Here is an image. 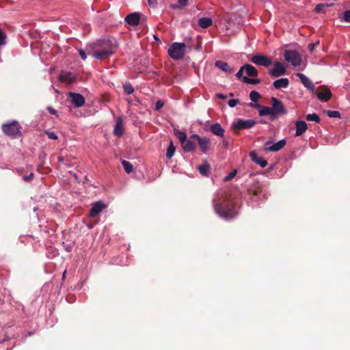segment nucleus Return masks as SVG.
Instances as JSON below:
<instances>
[{"label": "nucleus", "instance_id": "f257e3e1", "mask_svg": "<svg viewBox=\"0 0 350 350\" xmlns=\"http://www.w3.org/2000/svg\"><path fill=\"white\" fill-rule=\"evenodd\" d=\"M213 204L215 213L225 220H232L238 215L235 202L227 195L213 199Z\"/></svg>", "mask_w": 350, "mask_h": 350}, {"label": "nucleus", "instance_id": "f03ea898", "mask_svg": "<svg viewBox=\"0 0 350 350\" xmlns=\"http://www.w3.org/2000/svg\"><path fill=\"white\" fill-rule=\"evenodd\" d=\"M117 48L116 41L113 39L98 40L94 44L92 55L97 59L104 60L115 53Z\"/></svg>", "mask_w": 350, "mask_h": 350}, {"label": "nucleus", "instance_id": "7ed1b4c3", "mask_svg": "<svg viewBox=\"0 0 350 350\" xmlns=\"http://www.w3.org/2000/svg\"><path fill=\"white\" fill-rule=\"evenodd\" d=\"M1 129L5 135L12 138L20 137L22 135L21 126L16 120L3 124Z\"/></svg>", "mask_w": 350, "mask_h": 350}, {"label": "nucleus", "instance_id": "20e7f679", "mask_svg": "<svg viewBox=\"0 0 350 350\" xmlns=\"http://www.w3.org/2000/svg\"><path fill=\"white\" fill-rule=\"evenodd\" d=\"M186 45L184 43L174 42L168 49V55L174 59H180L185 54Z\"/></svg>", "mask_w": 350, "mask_h": 350}, {"label": "nucleus", "instance_id": "39448f33", "mask_svg": "<svg viewBox=\"0 0 350 350\" xmlns=\"http://www.w3.org/2000/svg\"><path fill=\"white\" fill-rule=\"evenodd\" d=\"M256 124V122L254 120H243L237 119L231 124V129L236 133H239V130L247 129L253 127Z\"/></svg>", "mask_w": 350, "mask_h": 350}, {"label": "nucleus", "instance_id": "423d86ee", "mask_svg": "<svg viewBox=\"0 0 350 350\" xmlns=\"http://www.w3.org/2000/svg\"><path fill=\"white\" fill-rule=\"evenodd\" d=\"M271 101L272 105L271 110L273 116L275 117V120L278 116L286 115L287 113V110L282 101L275 97H272Z\"/></svg>", "mask_w": 350, "mask_h": 350}, {"label": "nucleus", "instance_id": "0eeeda50", "mask_svg": "<svg viewBox=\"0 0 350 350\" xmlns=\"http://www.w3.org/2000/svg\"><path fill=\"white\" fill-rule=\"evenodd\" d=\"M284 57L286 62L294 66H299L301 63V57L296 51L287 50L284 52Z\"/></svg>", "mask_w": 350, "mask_h": 350}, {"label": "nucleus", "instance_id": "6e6552de", "mask_svg": "<svg viewBox=\"0 0 350 350\" xmlns=\"http://www.w3.org/2000/svg\"><path fill=\"white\" fill-rule=\"evenodd\" d=\"M250 61L256 65L268 67L272 64V60L269 57L264 55H254Z\"/></svg>", "mask_w": 350, "mask_h": 350}, {"label": "nucleus", "instance_id": "1a4fd4ad", "mask_svg": "<svg viewBox=\"0 0 350 350\" xmlns=\"http://www.w3.org/2000/svg\"><path fill=\"white\" fill-rule=\"evenodd\" d=\"M191 139H195L198 142L202 152L206 153L210 149L211 141L208 138L201 137L197 134H193L191 136Z\"/></svg>", "mask_w": 350, "mask_h": 350}, {"label": "nucleus", "instance_id": "9d476101", "mask_svg": "<svg viewBox=\"0 0 350 350\" xmlns=\"http://www.w3.org/2000/svg\"><path fill=\"white\" fill-rule=\"evenodd\" d=\"M68 96L75 107H81L85 104V98L81 94L69 92Z\"/></svg>", "mask_w": 350, "mask_h": 350}, {"label": "nucleus", "instance_id": "9b49d317", "mask_svg": "<svg viewBox=\"0 0 350 350\" xmlns=\"http://www.w3.org/2000/svg\"><path fill=\"white\" fill-rule=\"evenodd\" d=\"M286 72V69L284 65L280 62H275L273 68L269 70V74L273 77H279L284 75Z\"/></svg>", "mask_w": 350, "mask_h": 350}, {"label": "nucleus", "instance_id": "f8f14e48", "mask_svg": "<svg viewBox=\"0 0 350 350\" xmlns=\"http://www.w3.org/2000/svg\"><path fill=\"white\" fill-rule=\"evenodd\" d=\"M286 144L285 139H282L275 144H271L270 141L265 142V149L271 152H277L283 148Z\"/></svg>", "mask_w": 350, "mask_h": 350}, {"label": "nucleus", "instance_id": "ddd939ff", "mask_svg": "<svg viewBox=\"0 0 350 350\" xmlns=\"http://www.w3.org/2000/svg\"><path fill=\"white\" fill-rule=\"evenodd\" d=\"M124 132V129L123 117L119 116L116 118V124L113 129V134L115 136L120 137L123 135Z\"/></svg>", "mask_w": 350, "mask_h": 350}, {"label": "nucleus", "instance_id": "4468645a", "mask_svg": "<svg viewBox=\"0 0 350 350\" xmlns=\"http://www.w3.org/2000/svg\"><path fill=\"white\" fill-rule=\"evenodd\" d=\"M106 205L101 201L96 202L92 204V206L89 213L90 217H96L104 208Z\"/></svg>", "mask_w": 350, "mask_h": 350}, {"label": "nucleus", "instance_id": "2eb2a0df", "mask_svg": "<svg viewBox=\"0 0 350 350\" xmlns=\"http://www.w3.org/2000/svg\"><path fill=\"white\" fill-rule=\"evenodd\" d=\"M250 105L252 107H256V108H260V110L259 111L260 116H265L269 115L271 120H275V117L273 116V112L271 110V107H262L258 104L254 105L252 103H250Z\"/></svg>", "mask_w": 350, "mask_h": 350}, {"label": "nucleus", "instance_id": "dca6fc26", "mask_svg": "<svg viewBox=\"0 0 350 350\" xmlns=\"http://www.w3.org/2000/svg\"><path fill=\"white\" fill-rule=\"evenodd\" d=\"M140 15L137 12H133L125 17V21L130 25L136 26L139 24Z\"/></svg>", "mask_w": 350, "mask_h": 350}, {"label": "nucleus", "instance_id": "f3484780", "mask_svg": "<svg viewBox=\"0 0 350 350\" xmlns=\"http://www.w3.org/2000/svg\"><path fill=\"white\" fill-rule=\"evenodd\" d=\"M296 132L295 134V137L302 135L308 129V125L306 122L302 120H297L295 122Z\"/></svg>", "mask_w": 350, "mask_h": 350}, {"label": "nucleus", "instance_id": "a211bd4d", "mask_svg": "<svg viewBox=\"0 0 350 350\" xmlns=\"http://www.w3.org/2000/svg\"><path fill=\"white\" fill-rule=\"evenodd\" d=\"M317 98L323 102H327L331 99L332 94L329 88H325L323 91L319 92H315Z\"/></svg>", "mask_w": 350, "mask_h": 350}, {"label": "nucleus", "instance_id": "6ab92c4d", "mask_svg": "<svg viewBox=\"0 0 350 350\" xmlns=\"http://www.w3.org/2000/svg\"><path fill=\"white\" fill-rule=\"evenodd\" d=\"M297 76L300 79L301 83L308 90L313 91L314 90V85L313 83L304 74L297 73Z\"/></svg>", "mask_w": 350, "mask_h": 350}, {"label": "nucleus", "instance_id": "aec40b11", "mask_svg": "<svg viewBox=\"0 0 350 350\" xmlns=\"http://www.w3.org/2000/svg\"><path fill=\"white\" fill-rule=\"evenodd\" d=\"M209 130L213 134H214L218 137H224L225 131L224 129H222V127L221 126V125L219 123H215V124H211Z\"/></svg>", "mask_w": 350, "mask_h": 350}, {"label": "nucleus", "instance_id": "412c9836", "mask_svg": "<svg viewBox=\"0 0 350 350\" xmlns=\"http://www.w3.org/2000/svg\"><path fill=\"white\" fill-rule=\"evenodd\" d=\"M250 157L254 162L260 165L261 167H265L268 164L265 159L261 157H258V154L254 152H251L250 153Z\"/></svg>", "mask_w": 350, "mask_h": 350}, {"label": "nucleus", "instance_id": "4be33fe9", "mask_svg": "<svg viewBox=\"0 0 350 350\" xmlns=\"http://www.w3.org/2000/svg\"><path fill=\"white\" fill-rule=\"evenodd\" d=\"M215 65L217 68L226 73H232L234 72V69L225 62L218 60L215 62Z\"/></svg>", "mask_w": 350, "mask_h": 350}, {"label": "nucleus", "instance_id": "5701e85b", "mask_svg": "<svg viewBox=\"0 0 350 350\" xmlns=\"http://www.w3.org/2000/svg\"><path fill=\"white\" fill-rule=\"evenodd\" d=\"M59 79L62 81H66L69 83H71L76 80V77L72 72H62L59 75Z\"/></svg>", "mask_w": 350, "mask_h": 350}, {"label": "nucleus", "instance_id": "b1692460", "mask_svg": "<svg viewBox=\"0 0 350 350\" xmlns=\"http://www.w3.org/2000/svg\"><path fill=\"white\" fill-rule=\"evenodd\" d=\"M289 85V81L287 78H281L275 80L273 85L277 90H280L282 88H286Z\"/></svg>", "mask_w": 350, "mask_h": 350}, {"label": "nucleus", "instance_id": "393cba45", "mask_svg": "<svg viewBox=\"0 0 350 350\" xmlns=\"http://www.w3.org/2000/svg\"><path fill=\"white\" fill-rule=\"evenodd\" d=\"M262 193V188L260 185H257L248 189V193L252 196V200H257L254 197L258 196L259 194Z\"/></svg>", "mask_w": 350, "mask_h": 350}, {"label": "nucleus", "instance_id": "a878e982", "mask_svg": "<svg viewBox=\"0 0 350 350\" xmlns=\"http://www.w3.org/2000/svg\"><path fill=\"white\" fill-rule=\"evenodd\" d=\"M244 68L245 72L248 76L251 77L258 76V70L254 66L249 64H244Z\"/></svg>", "mask_w": 350, "mask_h": 350}, {"label": "nucleus", "instance_id": "bb28decb", "mask_svg": "<svg viewBox=\"0 0 350 350\" xmlns=\"http://www.w3.org/2000/svg\"><path fill=\"white\" fill-rule=\"evenodd\" d=\"M211 169V166L207 161H204L203 163L198 167V170L202 176H207Z\"/></svg>", "mask_w": 350, "mask_h": 350}, {"label": "nucleus", "instance_id": "cd10ccee", "mask_svg": "<svg viewBox=\"0 0 350 350\" xmlns=\"http://www.w3.org/2000/svg\"><path fill=\"white\" fill-rule=\"evenodd\" d=\"M181 146L185 152H191L196 148L194 142L187 139L183 144H181Z\"/></svg>", "mask_w": 350, "mask_h": 350}, {"label": "nucleus", "instance_id": "c85d7f7f", "mask_svg": "<svg viewBox=\"0 0 350 350\" xmlns=\"http://www.w3.org/2000/svg\"><path fill=\"white\" fill-rule=\"evenodd\" d=\"M212 19L211 18L203 17L198 20V25L202 28H207L212 25Z\"/></svg>", "mask_w": 350, "mask_h": 350}, {"label": "nucleus", "instance_id": "c756f323", "mask_svg": "<svg viewBox=\"0 0 350 350\" xmlns=\"http://www.w3.org/2000/svg\"><path fill=\"white\" fill-rule=\"evenodd\" d=\"M174 134L178 138L181 144L187 140V135L185 132L179 130H174Z\"/></svg>", "mask_w": 350, "mask_h": 350}, {"label": "nucleus", "instance_id": "7c9ffc66", "mask_svg": "<svg viewBox=\"0 0 350 350\" xmlns=\"http://www.w3.org/2000/svg\"><path fill=\"white\" fill-rule=\"evenodd\" d=\"M176 147L174 146L172 141L170 142L169 146L167 148L166 157L168 159H171L175 152Z\"/></svg>", "mask_w": 350, "mask_h": 350}, {"label": "nucleus", "instance_id": "2f4dec72", "mask_svg": "<svg viewBox=\"0 0 350 350\" xmlns=\"http://www.w3.org/2000/svg\"><path fill=\"white\" fill-rule=\"evenodd\" d=\"M122 164L123 165V167H124L125 172L127 174H129V173H131L133 171V165L129 161L123 160L122 161Z\"/></svg>", "mask_w": 350, "mask_h": 350}, {"label": "nucleus", "instance_id": "473e14b6", "mask_svg": "<svg viewBox=\"0 0 350 350\" xmlns=\"http://www.w3.org/2000/svg\"><path fill=\"white\" fill-rule=\"evenodd\" d=\"M242 81L243 83L253 85L258 84L260 83V80L258 79L248 78L247 77H243Z\"/></svg>", "mask_w": 350, "mask_h": 350}, {"label": "nucleus", "instance_id": "72a5a7b5", "mask_svg": "<svg viewBox=\"0 0 350 350\" xmlns=\"http://www.w3.org/2000/svg\"><path fill=\"white\" fill-rule=\"evenodd\" d=\"M306 119L308 121H312L317 123H319L321 121L319 116L317 113H309L306 115Z\"/></svg>", "mask_w": 350, "mask_h": 350}, {"label": "nucleus", "instance_id": "f704fd0d", "mask_svg": "<svg viewBox=\"0 0 350 350\" xmlns=\"http://www.w3.org/2000/svg\"><path fill=\"white\" fill-rule=\"evenodd\" d=\"M250 98L252 101L257 102L260 98V95L258 92L253 90L250 94Z\"/></svg>", "mask_w": 350, "mask_h": 350}, {"label": "nucleus", "instance_id": "c9c22d12", "mask_svg": "<svg viewBox=\"0 0 350 350\" xmlns=\"http://www.w3.org/2000/svg\"><path fill=\"white\" fill-rule=\"evenodd\" d=\"M123 88H124V92L127 94H131L134 92V89H133V86L131 85V84H130V83L124 84L123 86Z\"/></svg>", "mask_w": 350, "mask_h": 350}, {"label": "nucleus", "instance_id": "e433bc0d", "mask_svg": "<svg viewBox=\"0 0 350 350\" xmlns=\"http://www.w3.org/2000/svg\"><path fill=\"white\" fill-rule=\"evenodd\" d=\"M326 113L329 118H340V113L338 111L328 110Z\"/></svg>", "mask_w": 350, "mask_h": 350}, {"label": "nucleus", "instance_id": "4c0bfd02", "mask_svg": "<svg viewBox=\"0 0 350 350\" xmlns=\"http://www.w3.org/2000/svg\"><path fill=\"white\" fill-rule=\"evenodd\" d=\"M187 0H178V5H172V8H178L181 9L184 6L187 5Z\"/></svg>", "mask_w": 350, "mask_h": 350}, {"label": "nucleus", "instance_id": "58836bf2", "mask_svg": "<svg viewBox=\"0 0 350 350\" xmlns=\"http://www.w3.org/2000/svg\"><path fill=\"white\" fill-rule=\"evenodd\" d=\"M237 173V170H233L231 172H230L228 174V176H226L224 178V181H230V180H232L236 176Z\"/></svg>", "mask_w": 350, "mask_h": 350}, {"label": "nucleus", "instance_id": "ea45409f", "mask_svg": "<svg viewBox=\"0 0 350 350\" xmlns=\"http://www.w3.org/2000/svg\"><path fill=\"white\" fill-rule=\"evenodd\" d=\"M5 33L2 31V29H0V46L4 45L5 44Z\"/></svg>", "mask_w": 350, "mask_h": 350}, {"label": "nucleus", "instance_id": "a19ab883", "mask_svg": "<svg viewBox=\"0 0 350 350\" xmlns=\"http://www.w3.org/2000/svg\"><path fill=\"white\" fill-rule=\"evenodd\" d=\"M239 103V100H238V99H230L228 102V105L230 107H234Z\"/></svg>", "mask_w": 350, "mask_h": 350}, {"label": "nucleus", "instance_id": "79ce46f5", "mask_svg": "<svg viewBox=\"0 0 350 350\" xmlns=\"http://www.w3.org/2000/svg\"><path fill=\"white\" fill-rule=\"evenodd\" d=\"M46 133L49 139H57V136L56 135V134L54 132L47 131Z\"/></svg>", "mask_w": 350, "mask_h": 350}, {"label": "nucleus", "instance_id": "37998d69", "mask_svg": "<svg viewBox=\"0 0 350 350\" xmlns=\"http://www.w3.org/2000/svg\"><path fill=\"white\" fill-rule=\"evenodd\" d=\"M245 72L244 65L240 68L239 70L237 72L236 77L240 79L243 76V73Z\"/></svg>", "mask_w": 350, "mask_h": 350}, {"label": "nucleus", "instance_id": "c03bdc74", "mask_svg": "<svg viewBox=\"0 0 350 350\" xmlns=\"http://www.w3.org/2000/svg\"><path fill=\"white\" fill-rule=\"evenodd\" d=\"M344 19L345 21L350 23V10L344 12Z\"/></svg>", "mask_w": 350, "mask_h": 350}, {"label": "nucleus", "instance_id": "a18cd8bd", "mask_svg": "<svg viewBox=\"0 0 350 350\" xmlns=\"http://www.w3.org/2000/svg\"><path fill=\"white\" fill-rule=\"evenodd\" d=\"M164 105V103L163 101L161 100H158L157 103H156V105H155V109L156 110H159L160 109H161Z\"/></svg>", "mask_w": 350, "mask_h": 350}, {"label": "nucleus", "instance_id": "49530a36", "mask_svg": "<svg viewBox=\"0 0 350 350\" xmlns=\"http://www.w3.org/2000/svg\"><path fill=\"white\" fill-rule=\"evenodd\" d=\"M324 8H325V5H323V4H318L315 7L314 10H315L316 12H321L323 10Z\"/></svg>", "mask_w": 350, "mask_h": 350}, {"label": "nucleus", "instance_id": "de8ad7c7", "mask_svg": "<svg viewBox=\"0 0 350 350\" xmlns=\"http://www.w3.org/2000/svg\"><path fill=\"white\" fill-rule=\"evenodd\" d=\"M33 173H31L29 176H25L23 177V179L25 181V182H29L30 180H31L33 178Z\"/></svg>", "mask_w": 350, "mask_h": 350}, {"label": "nucleus", "instance_id": "09e8293b", "mask_svg": "<svg viewBox=\"0 0 350 350\" xmlns=\"http://www.w3.org/2000/svg\"><path fill=\"white\" fill-rule=\"evenodd\" d=\"M79 55H80L81 59L85 60L87 58L86 53H85V52L83 50L79 49Z\"/></svg>", "mask_w": 350, "mask_h": 350}, {"label": "nucleus", "instance_id": "8fccbe9b", "mask_svg": "<svg viewBox=\"0 0 350 350\" xmlns=\"http://www.w3.org/2000/svg\"><path fill=\"white\" fill-rule=\"evenodd\" d=\"M48 111H49V113L52 115H57V110H55L54 108H53L52 107H49L47 108Z\"/></svg>", "mask_w": 350, "mask_h": 350}, {"label": "nucleus", "instance_id": "3c124183", "mask_svg": "<svg viewBox=\"0 0 350 350\" xmlns=\"http://www.w3.org/2000/svg\"><path fill=\"white\" fill-rule=\"evenodd\" d=\"M217 97L221 99H226L227 98L226 95H224L223 94L219 93L217 94Z\"/></svg>", "mask_w": 350, "mask_h": 350}, {"label": "nucleus", "instance_id": "603ef678", "mask_svg": "<svg viewBox=\"0 0 350 350\" xmlns=\"http://www.w3.org/2000/svg\"><path fill=\"white\" fill-rule=\"evenodd\" d=\"M314 47H315V44H312H312H310L308 45V49H309V51H310V52H312V51H313V50L314 49Z\"/></svg>", "mask_w": 350, "mask_h": 350}, {"label": "nucleus", "instance_id": "864d4df0", "mask_svg": "<svg viewBox=\"0 0 350 350\" xmlns=\"http://www.w3.org/2000/svg\"><path fill=\"white\" fill-rule=\"evenodd\" d=\"M57 160L60 163H64V161H66V159L63 156H59L58 158H57Z\"/></svg>", "mask_w": 350, "mask_h": 350}, {"label": "nucleus", "instance_id": "5fc2aeb1", "mask_svg": "<svg viewBox=\"0 0 350 350\" xmlns=\"http://www.w3.org/2000/svg\"><path fill=\"white\" fill-rule=\"evenodd\" d=\"M148 3L150 5H154L156 3V0H148Z\"/></svg>", "mask_w": 350, "mask_h": 350}, {"label": "nucleus", "instance_id": "6e6d98bb", "mask_svg": "<svg viewBox=\"0 0 350 350\" xmlns=\"http://www.w3.org/2000/svg\"><path fill=\"white\" fill-rule=\"evenodd\" d=\"M66 273H67V271H66V270H65V271H64V273H63V275H62V279H63V280H64V279H65V277H66Z\"/></svg>", "mask_w": 350, "mask_h": 350}, {"label": "nucleus", "instance_id": "4d7b16f0", "mask_svg": "<svg viewBox=\"0 0 350 350\" xmlns=\"http://www.w3.org/2000/svg\"><path fill=\"white\" fill-rule=\"evenodd\" d=\"M315 44V46L319 44V41H317L316 43H314Z\"/></svg>", "mask_w": 350, "mask_h": 350}, {"label": "nucleus", "instance_id": "13d9d810", "mask_svg": "<svg viewBox=\"0 0 350 350\" xmlns=\"http://www.w3.org/2000/svg\"><path fill=\"white\" fill-rule=\"evenodd\" d=\"M154 38L156 40H159V38H158L155 35L154 36Z\"/></svg>", "mask_w": 350, "mask_h": 350}, {"label": "nucleus", "instance_id": "bf43d9fd", "mask_svg": "<svg viewBox=\"0 0 350 350\" xmlns=\"http://www.w3.org/2000/svg\"><path fill=\"white\" fill-rule=\"evenodd\" d=\"M230 96H234L233 93H230Z\"/></svg>", "mask_w": 350, "mask_h": 350}, {"label": "nucleus", "instance_id": "052dcab7", "mask_svg": "<svg viewBox=\"0 0 350 350\" xmlns=\"http://www.w3.org/2000/svg\"><path fill=\"white\" fill-rule=\"evenodd\" d=\"M263 197L266 198H267L266 194H264Z\"/></svg>", "mask_w": 350, "mask_h": 350}]
</instances>
